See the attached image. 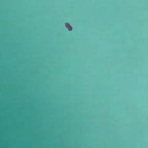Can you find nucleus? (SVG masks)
I'll return each instance as SVG.
<instances>
[{
    "label": "nucleus",
    "mask_w": 148,
    "mask_h": 148,
    "mask_svg": "<svg viewBox=\"0 0 148 148\" xmlns=\"http://www.w3.org/2000/svg\"><path fill=\"white\" fill-rule=\"evenodd\" d=\"M63 128L64 127V121H63Z\"/></svg>",
    "instance_id": "nucleus-1"
},
{
    "label": "nucleus",
    "mask_w": 148,
    "mask_h": 148,
    "mask_svg": "<svg viewBox=\"0 0 148 148\" xmlns=\"http://www.w3.org/2000/svg\"><path fill=\"white\" fill-rule=\"evenodd\" d=\"M65 27H66V23H65Z\"/></svg>",
    "instance_id": "nucleus-2"
},
{
    "label": "nucleus",
    "mask_w": 148,
    "mask_h": 148,
    "mask_svg": "<svg viewBox=\"0 0 148 148\" xmlns=\"http://www.w3.org/2000/svg\"><path fill=\"white\" fill-rule=\"evenodd\" d=\"M66 139H65V141H66Z\"/></svg>",
    "instance_id": "nucleus-3"
}]
</instances>
